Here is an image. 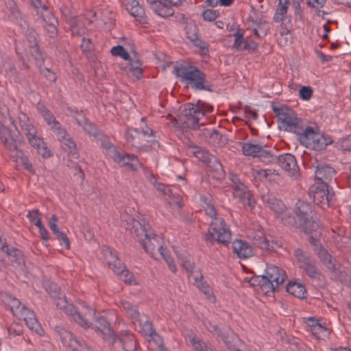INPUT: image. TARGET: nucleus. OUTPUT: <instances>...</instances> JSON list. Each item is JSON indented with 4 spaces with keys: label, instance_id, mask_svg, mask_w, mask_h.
Instances as JSON below:
<instances>
[{
    "label": "nucleus",
    "instance_id": "18",
    "mask_svg": "<svg viewBox=\"0 0 351 351\" xmlns=\"http://www.w3.org/2000/svg\"><path fill=\"white\" fill-rule=\"evenodd\" d=\"M149 8L158 16L168 17L172 16L174 10L172 6H180L182 1H147Z\"/></svg>",
    "mask_w": 351,
    "mask_h": 351
},
{
    "label": "nucleus",
    "instance_id": "21",
    "mask_svg": "<svg viewBox=\"0 0 351 351\" xmlns=\"http://www.w3.org/2000/svg\"><path fill=\"white\" fill-rule=\"evenodd\" d=\"M101 254L104 261L114 273L121 271L123 263L118 258L117 253L112 248L104 245L101 247Z\"/></svg>",
    "mask_w": 351,
    "mask_h": 351
},
{
    "label": "nucleus",
    "instance_id": "5",
    "mask_svg": "<svg viewBox=\"0 0 351 351\" xmlns=\"http://www.w3.org/2000/svg\"><path fill=\"white\" fill-rule=\"evenodd\" d=\"M294 256L299 268L304 274L317 285L324 284L325 278L317 267V261L313 257L300 248L294 250Z\"/></svg>",
    "mask_w": 351,
    "mask_h": 351
},
{
    "label": "nucleus",
    "instance_id": "17",
    "mask_svg": "<svg viewBox=\"0 0 351 351\" xmlns=\"http://www.w3.org/2000/svg\"><path fill=\"white\" fill-rule=\"evenodd\" d=\"M112 158L120 166L125 167L132 171H137L141 167L138 158L134 154L114 151Z\"/></svg>",
    "mask_w": 351,
    "mask_h": 351
},
{
    "label": "nucleus",
    "instance_id": "34",
    "mask_svg": "<svg viewBox=\"0 0 351 351\" xmlns=\"http://www.w3.org/2000/svg\"><path fill=\"white\" fill-rule=\"evenodd\" d=\"M252 245L256 247H259L267 252L276 250V247L277 246L276 242L274 241H270L263 236L254 237Z\"/></svg>",
    "mask_w": 351,
    "mask_h": 351
},
{
    "label": "nucleus",
    "instance_id": "27",
    "mask_svg": "<svg viewBox=\"0 0 351 351\" xmlns=\"http://www.w3.org/2000/svg\"><path fill=\"white\" fill-rule=\"evenodd\" d=\"M143 322H137L140 326V332L145 337H150L154 341H157L156 338L161 341V337L156 332L153 323L149 321L147 316L142 314Z\"/></svg>",
    "mask_w": 351,
    "mask_h": 351
},
{
    "label": "nucleus",
    "instance_id": "35",
    "mask_svg": "<svg viewBox=\"0 0 351 351\" xmlns=\"http://www.w3.org/2000/svg\"><path fill=\"white\" fill-rule=\"evenodd\" d=\"M287 291L296 298L302 299L306 298V290L305 287L297 282H290L286 287Z\"/></svg>",
    "mask_w": 351,
    "mask_h": 351
},
{
    "label": "nucleus",
    "instance_id": "52",
    "mask_svg": "<svg viewBox=\"0 0 351 351\" xmlns=\"http://www.w3.org/2000/svg\"><path fill=\"white\" fill-rule=\"evenodd\" d=\"M196 286L208 297L212 295V291L207 283L204 281L202 276L199 278H195Z\"/></svg>",
    "mask_w": 351,
    "mask_h": 351
},
{
    "label": "nucleus",
    "instance_id": "30",
    "mask_svg": "<svg viewBox=\"0 0 351 351\" xmlns=\"http://www.w3.org/2000/svg\"><path fill=\"white\" fill-rule=\"evenodd\" d=\"M120 305L127 313L128 316L132 319V322H143V319L141 317V314L138 311L136 306L133 305L129 301L125 300H121L120 301Z\"/></svg>",
    "mask_w": 351,
    "mask_h": 351
},
{
    "label": "nucleus",
    "instance_id": "36",
    "mask_svg": "<svg viewBox=\"0 0 351 351\" xmlns=\"http://www.w3.org/2000/svg\"><path fill=\"white\" fill-rule=\"evenodd\" d=\"M252 22L253 23V26L251 27L258 38H263L267 34L269 27L266 21L258 19L256 21L252 20Z\"/></svg>",
    "mask_w": 351,
    "mask_h": 351
},
{
    "label": "nucleus",
    "instance_id": "39",
    "mask_svg": "<svg viewBox=\"0 0 351 351\" xmlns=\"http://www.w3.org/2000/svg\"><path fill=\"white\" fill-rule=\"evenodd\" d=\"M188 152L204 163L207 162L211 156V154H210L206 150L194 144L189 145L188 147Z\"/></svg>",
    "mask_w": 351,
    "mask_h": 351
},
{
    "label": "nucleus",
    "instance_id": "60",
    "mask_svg": "<svg viewBox=\"0 0 351 351\" xmlns=\"http://www.w3.org/2000/svg\"><path fill=\"white\" fill-rule=\"evenodd\" d=\"M313 88L311 86H302L299 90L300 97L305 101L309 100L313 95Z\"/></svg>",
    "mask_w": 351,
    "mask_h": 351
},
{
    "label": "nucleus",
    "instance_id": "51",
    "mask_svg": "<svg viewBox=\"0 0 351 351\" xmlns=\"http://www.w3.org/2000/svg\"><path fill=\"white\" fill-rule=\"evenodd\" d=\"M25 323L29 329L34 331L37 334H40V332L43 331L40 325L36 318L35 313H30V318Z\"/></svg>",
    "mask_w": 351,
    "mask_h": 351
},
{
    "label": "nucleus",
    "instance_id": "44",
    "mask_svg": "<svg viewBox=\"0 0 351 351\" xmlns=\"http://www.w3.org/2000/svg\"><path fill=\"white\" fill-rule=\"evenodd\" d=\"M267 280L265 281V278L264 277V274L262 276H253L249 280V283L252 286H259L261 291L264 292L265 294L268 293V286L269 284H267Z\"/></svg>",
    "mask_w": 351,
    "mask_h": 351
},
{
    "label": "nucleus",
    "instance_id": "11",
    "mask_svg": "<svg viewBox=\"0 0 351 351\" xmlns=\"http://www.w3.org/2000/svg\"><path fill=\"white\" fill-rule=\"evenodd\" d=\"M229 178L231 182V187L233 189L234 197L238 198L244 206H248L252 210L255 206L256 201L251 192L241 182L238 176L230 173Z\"/></svg>",
    "mask_w": 351,
    "mask_h": 351
},
{
    "label": "nucleus",
    "instance_id": "14",
    "mask_svg": "<svg viewBox=\"0 0 351 351\" xmlns=\"http://www.w3.org/2000/svg\"><path fill=\"white\" fill-rule=\"evenodd\" d=\"M56 331L62 343L72 351H90V348L84 341L77 339L70 331L64 328L57 326Z\"/></svg>",
    "mask_w": 351,
    "mask_h": 351
},
{
    "label": "nucleus",
    "instance_id": "26",
    "mask_svg": "<svg viewBox=\"0 0 351 351\" xmlns=\"http://www.w3.org/2000/svg\"><path fill=\"white\" fill-rule=\"evenodd\" d=\"M233 252L241 259H245L253 255L252 247L246 241L236 240L232 244Z\"/></svg>",
    "mask_w": 351,
    "mask_h": 351
},
{
    "label": "nucleus",
    "instance_id": "32",
    "mask_svg": "<svg viewBox=\"0 0 351 351\" xmlns=\"http://www.w3.org/2000/svg\"><path fill=\"white\" fill-rule=\"evenodd\" d=\"M142 62L138 57L135 56L129 60L128 66L124 67L125 72H130L136 80L143 77Z\"/></svg>",
    "mask_w": 351,
    "mask_h": 351
},
{
    "label": "nucleus",
    "instance_id": "54",
    "mask_svg": "<svg viewBox=\"0 0 351 351\" xmlns=\"http://www.w3.org/2000/svg\"><path fill=\"white\" fill-rule=\"evenodd\" d=\"M117 275H120L121 278L128 284H132L134 280V277L132 273L130 272L128 269H126L125 266L123 263H122V269L121 271L119 273H115Z\"/></svg>",
    "mask_w": 351,
    "mask_h": 351
},
{
    "label": "nucleus",
    "instance_id": "42",
    "mask_svg": "<svg viewBox=\"0 0 351 351\" xmlns=\"http://www.w3.org/2000/svg\"><path fill=\"white\" fill-rule=\"evenodd\" d=\"M289 4L290 1H279L278 8L274 15V21L276 23L281 22L286 19Z\"/></svg>",
    "mask_w": 351,
    "mask_h": 351
},
{
    "label": "nucleus",
    "instance_id": "33",
    "mask_svg": "<svg viewBox=\"0 0 351 351\" xmlns=\"http://www.w3.org/2000/svg\"><path fill=\"white\" fill-rule=\"evenodd\" d=\"M187 106L193 110V113H197L201 117L205 116L207 113H210L213 110V106L202 100H198L196 104L187 103Z\"/></svg>",
    "mask_w": 351,
    "mask_h": 351
},
{
    "label": "nucleus",
    "instance_id": "6",
    "mask_svg": "<svg viewBox=\"0 0 351 351\" xmlns=\"http://www.w3.org/2000/svg\"><path fill=\"white\" fill-rule=\"evenodd\" d=\"M273 111L278 117L280 128L295 134L298 137L306 127L296 113L287 106H274Z\"/></svg>",
    "mask_w": 351,
    "mask_h": 351
},
{
    "label": "nucleus",
    "instance_id": "38",
    "mask_svg": "<svg viewBox=\"0 0 351 351\" xmlns=\"http://www.w3.org/2000/svg\"><path fill=\"white\" fill-rule=\"evenodd\" d=\"M182 24L185 32L186 37L190 41L198 36V29L193 21L184 20Z\"/></svg>",
    "mask_w": 351,
    "mask_h": 351
},
{
    "label": "nucleus",
    "instance_id": "22",
    "mask_svg": "<svg viewBox=\"0 0 351 351\" xmlns=\"http://www.w3.org/2000/svg\"><path fill=\"white\" fill-rule=\"evenodd\" d=\"M277 162L281 168L287 171L290 176H295L299 171L296 159L291 154L287 153L278 156Z\"/></svg>",
    "mask_w": 351,
    "mask_h": 351
},
{
    "label": "nucleus",
    "instance_id": "1",
    "mask_svg": "<svg viewBox=\"0 0 351 351\" xmlns=\"http://www.w3.org/2000/svg\"><path fill=\"white\" fill-rule=\"evenodd\" d=\"M44 287L53 300V302L57 307L71 316L75 322L81 327L89 326L90 323L93 319L94 311L89 308L85 302H80V306L77 307L72 304H69L65 295L55 283L45 282Z\"/></svg>",
    "mask_w": 351,
    "mask_h": 351
},
{
    "label": "nucleus",
    "instance_id": "10",
    "mask_svg": "<svg viewBox=\"0 0 351 351\" xmlns=\"http://www.w3.org/2000/svg\"><path fill=\"white\" fill-rule=\"evenodd\" d=\"M31 5L36 10L37 15H39L42 20L45 22V28L50 38H54L58 35L56 24L57 19L52 15L49 8L42 1H30Z\"/></svg>",
    "mask_w": 351,
    "mask_h": 351
},
{
    "label": "nucleus",
    "instance_id": "64",
    "mask_svg": "<svg viewBox=\"0 0 351 351\" xmlns=\"http://www.w3.org/2000/svg\"><path fill=\"white\" fill-rule=\"evenodd\" d=\"M340 146L343 150L351 151V134L341 140Z\"/></svg>",
    "mask_w": 351,
    "mask_h": 351
},
{
    "label": "nucleus",
    "instance_id": "24",
    "mask_svg": "<svg viewBox=\"0 0 351 351\" xmlns=\"http://www.w3.org/2000/svg\"><path fill=\"white\" fill-rule=\"evenodd\" d=\"M90 308V307L88 306ZM91 309V308H90ZM94 311L93 319L88 327H83L84 328H88L93 327L95 331H98L105 336L111 337L113 335V331L110 326V324L107 322L106 319L104 317H99L95 318V311Z\"/></svg>",
    "mask_w": 351,
    "mask_h": 351
},
{
    "label": "nucleus",
    "instance_id": "43",
    "mask_svg": "<svg viewBox=\"0 0 351 351\" xmlns=\"http://www.w3.org/2000/svg\"><path fill=\"white\" fill-rule=\"evenodd\" d=\"M82 127L85 132L97 141H102L105 138V135L96 126L92 125L88 120Z\"/></svg>",
    "mask_w": 351,
    "mask_h": 351
},
{
    "label": "nucleus",
    "instance_id": "28",
    "mask_svg": "<svg viewBox=\"0 0 351 351\" xmlns=\"http://www.w3.org/2000/svg\"><path fill=\"white\" fill-rule=\"evenodd\" d=\"M117 342L121 343L125 351H136L137 350L136 339L133 334L121 333L118 337L113 339V343Z\"/></svg>",
    "mask_w": 351,
    "mask_h": 351
},
{
    "label": "nucleus",
    "instance_id": "48",
    "mask_svg": "<svg viewBox=\"0 0 351 351\" xmlns=\"http://www.w3.org/2000/svg\"><path fill=\"white\" fill-rule=\"evenodd\" d=\"M7 302L10 306L12 312L15 316L17 315L18 311H21L23 307H25L24 305L21 304L19 300L10 295H7Z\"/></svg>",
    "mask_w": 351,
    "mask_h": 351
},
{
    "label": "nucleus",
    "instance_id": "16",
    "mask_svg": "<svg viewBox=\"0 0 351 351\" xmlns=\"http://www.w3.org/2000/svg\"><path fill=\"white\" fill-rule=\"evenodd\" d=\"M61 10L66 22L69 25L72 35L77 36H82L84 35L86 31V27L83 22L78 19L77 16L71 12L67 8H62Z\"/></svg>",
    "mask_w": 351,
    "mask_h": 351
},
{
    "label": "nucleus",
    "instance_id": "41",
    "mask_svg": "<svg viewBox=\"0 0 351 351\" xmlns=\"http://www.w3.org/2000/svg\"><path fill=\"white\" fill-rule=\"evenodd\" d=\"M61 142L63 149L69 152V155L71 157L75 159L79 157V153L76 147V143L71 137V136H69L67 138H66Z\"/></svg>",
    "mask_w": 351,
    "mask_h": 351
},
{
    "label": "nucleus",
    "instance_id": "3",
    "mask_svg": "<svg viewBox=\"0 0 351 351\" xmlns=\"http://www.w3.org/2000/svg\"><path fill=\"white\" fill-rule=\"evenodd\" d=\"M175 74L181 81L195 90L213 92L214 85L206 79L205 73L191 64H180L174 68Z\"/></svg>",
    "mask_w": 351,
    "mask_h": 351
},
{
    "label": "nucleus",
    "instance_id": "50",
    "mask_svg": "<svg viewBox=\"0 0 351 351\" xmlns=\"http://www.w3.org/2000/svg\"><path fill=\"white\" fill-rule=\"evenodd\" d=\"M51 130L57 136L58 139L61 142L64 140L69 136H70L66 130L62 127L61 124L58 123H56V125H51Z\"/></svg>",
    "mask_w": 351,
    "mask_h": 351
},
{
    "label": "nucleus",
    "instance_id": "19",
    "mask_svg": "<svg viewBox=\"0 0 351 351\" xmlns=\"http://www.w3.org/2000/svg\"><path fill=\"white\" fill-rule=\"evenodd\" d=\"M141 245L145 251L154 258H155V255L159 251V248L163 247L161 238L152 230L148 234V237H145Z\"/></svg>",
    "mask_w": 351,
    "mask_h": 351
},
{
    "label": "nucleus",
    "instance_id": "45",
    "mask_svg": "<svg viewBox=\"0 0 351 351\" xmlns=\"http://www.w3.org/2000/svg\"><path fill=\"white\" fill-rule=\"evenodd\" d=\"M206 164L215 172L216 176L220 177L223 174L222 165L215 156L211 155Z\"/></svg>",
    "mask_w": 351,
    "mask_h": 351
},
{
    "label": "nucleus",
    "instance_id": "58",
    "mask_svg": "<svg viewBox=\"0 0 351 351\" xmlns=\"http://www.w3.org/2000/svg\"><path fill=\"white\" fill-rule=\"evenodd\" d=\"M219 16L217 10L212 9H206L202 13V16L204 21H213Z\"/></svg>",
    "mask_w": 351,
    "mask_h": 351
},
{
    "label": "nucleus",
    "instance_id": "31",
    "mask_svg": "<svg viewBox=\"0 0 351 351\" xmlns=\"http://www.w3.org/2000/svg\"><path fill=\"white\" fill-rule=\"evenodd\" d=\"M1 250L5 253L12 262L21 264L23 261V252L19 249L14 247H9L5 240L0 247Z\"/></svg>",
    "mask_w": 351,
    "mask_h": 351
},
{
    "label": "nucleus",
    "instance_id": "57",
    "mask_svg": "<svg viewBox=\"0 0 351 351\" xmlns=\"http://www.w3.org/2000/svg\"><path fill=\"white\" fill-rule=\"evenodd\" d=\"M312 232H315V234L309 236L308 242L312 245L313 250L314 251L315 254H316L319 250V247L320 248H323L324 246L317 239V237L319 234L317 232V230L315 231H312L311 233Z\"/></svg>",
    "mask_w": 351,
    "mask_h": 351
},
{
    "label": "nucleus",
    "instance_id": "56",
    "mask_svg": "<svg viewBox=\"0 0 351 351\" xmlns=\"http://www.w3.org/2000/svg\"><path fill=\"white\" fill-rule=\"evenodd\" d=\"M32 56L36 61V64L38 69H40L44 63V58L38 47L33 48L30 51Z\"/></svg>",
    "mask_w": 351,
    "mask_h": 351
},
{
    "label": "nucleus",
    "instance_id": "13",
    "mask_svg": "<svg viewBox=\"0 0 351 351\" xmlns=\"http://www.w3.org/2000/svg\"><path fill=\"white\" fill-rule=\"evenodd\" d=\"M264 277L269 284L268 293L275 291L279 286L284 282L287 278L285 271L274 265H267L265 271Z\"/></svg>",
    "mask_w": 351,
    "mask_h": 351
},
{
    "label": "nucleus",
    "instance_id": "62",
    "mask_svg": "<svg viewBox=\"0 0 351 351\" xmlns=\"http://www.w3.org/2000/svg\"><path fill=\"white\" fill-rule=\"evenodd\" d=\"M39 69L40 73L43 74L49 81L53 82H56V75L55 73L50 71L49 69H48L47 67L42 66L40 69Z\"/></svg>",
    "mask_w": 351,
    "mask_h": 351
},
{
    "label": "nucleus",
    "instance_id": "46",
    "mask_svg": "<svg viewBox=\"0 0 351 351\" xmlns=\"http://www.w3.org/2000/svg\"><path fill=\"white\" fill-rule=\"evenodd\" d=\"M39 112L47 122V125L51 128V125H56V123H58L53 114L45 107L42 106L39 108Z\"/></svg>",
    "mask_w": 351,
    "mask_h": 351
},
{
    "label": "nucleus",
    "instance_id": "53",
    "mask_svg": "<svg viewBox=\"0 0 351 351\" xmlns=\"http://www.w3.org/2000/svg\"><path fill=\"white\" fill-rule=\"evenodd\" d=\"M10 156L14 158L16 161L19 162L22 165L27 160V157L25 155L22 150L18 149L16 147L15 150H12L10 152Z\"/></svg>",
    "mask_w": 351,
    "mask_h": 351
},
{
    "label": "nucleus",
    "instance_id": "15",
    "mask_svg": "<svg viewBox=\"0 0 351 351\" xmlns=\"http://www.w3.org/2000/svg\"><path fill=\"white\" fill-rule=\"evenodd\" d=\"M261 199L264 205L273 210L276 217H280L282 222L283 215L289 213V210L283 202L270 193L262 194Z\"/></svg>",
    "mask_w": 351,
    "mask_h": 351
},
{
    "label": "nucleus",
    "instance_id": "9",
    "mask_svg": "<svg viewBox=\"0 0 351 351\" xmlns=\"http://www.w3.org/2000/svg\"><path fill=\"white\" fill-rule=\"evenodd\" d=\"M309 195L315 204L324 209L335 201V194L332 189L319 182H317V186L311 188Z\"/></svg>",
    "mask_w": 351,
    "mask_h": 351
},
{
    "label": "nucleus",
    "instance_id": "4",
    "mask_svg": "<svg viewBox=\"0 0 351 351\" xmlns=\"http://www.w3.org/2000/svg\"><path fill=\"white\" fill-rule=\"evenodd\" d=\"M205 212L208 216L213 218L208 233L204 234L205 241L210 245H213L215 241L224 245L230 243L231 241L230 230L222 218L217 217V211L215 206L212 204L207 205Z\"/></svg>",
    "mask_w": 351,
    "mask_h": 351
},
{
    "label": "nucleus",
    "instance_id": "61",
    "mask_svg": "<svg viewBox=\"0 0 351 351\" xmlns=\"http://www.w3.org/2000/svg\"><path fill=\"white\" fill-rule=\"evenodd\" d=\"M29 143L36 149L40 145H43V140L37 136V134H32V136H27Z\"/></svg>",
    "mask_w": 351,
    "mask_h": 351
},
{
    "label": "nucleus",
    "instance_id": "29",
    "mask_svg": "<svg viewBox=\"0 0 351 351\" xmlns=\"http://www.w3.org/2000/svg\"><path fill=\"white\" fill-rule=\"evenodd\" d=\"M0 139L10 152L12 150H15L17 147L16 139L12 135L11 130L7 127L1 126L0 128Z\"/></svg>",
    "mask_w": 351,
    "mask_h": 351
},
{
    "label": "nucleus",
    "instance_id": "49",
    "mask_svg": "<svg viewBox=\"0 0 351 351\" xmlns=\"http://www.w3.org/2000/svg\"><path fill=\"white\" fill-rule=\"evenodd\" d=\"M193 45L197 47L202 53V56H208L209 52V45L205 41L201 40L199 36H197L191 41Z\"/></svg>",
    "mask_w": 351,
    "mask_h": 351
},
{
    "label": "nucleus",
    "instance_id": "12",
    "mask_svg": "<svg viewBox=\"0 0 351 351\" xmlns=\"http://www.w3.org/2000/svg\"><path fill=\"white\" fill-rule=\"evenodd\" d=\"M125 228L132 237L141 243L145 237L152 231L149 224L145 220H136L129 215L125 216Z\"/></svg>",
    "mask_w": 351,
    "mask_h": 351
},
{
    "label": "nucleus",
    "instance_id": "55",
    "mask_svg": "<svg viewBox=\"0 0 351 351\" xmlns=\"http://www.w3.org/2000/svg\"><path fill=\"white\" fill-rule=\"evenodd\" d=\"M263 162L269 164L278 160V157L271 154L269 152L262 149L258 156Z\"/></svg>",
    "mask_w": 351,
    "mask_h": 351
},
{
    "label": "nucleus",
    "instance_id": "2",
    "mask_svg": "<svg viewBox=\"0 0 351 351\" xmlns=\"http://www.w3.org/2000/svg\"><path fill=\"white\" fill-rule=\"evenodd\" d=\"M293 213L295 216L289 211L288 214L283 215V224L300 228L307 233L319 229V223L315 217V213L310 203L298 199L295 204Z\"/></svg>",
    "mask_w": 351,
    "mask_h": 351
},
{
    "label": "nucleus",
    "instance_id": "59",
    "mask_svg": "<svg viewBox=\"0 0 351 351\" xmlns=\"http://www.w3.org/2000/svg\"><path fill=\"white\" fill-rule=\"evenodd\" d=\"M39 213L38 210H32L29 212L27 217L31 223H34L38 228L43 225L41 219L38 217Z\"/></svg>",
    "mask_w": 351,
    "mask_h": 351
},
{
    "label": "nucleus",
    "instance_id": "23",
    "mask_svg": "<svg viewBox=\"0 0 351 351\" xmlns=\"http://www.w3.org/2000/svg\"><path fill=\"white\" fill-rule=\"evenodd\" d=\"M319 261L331 272H335L340 267V263L324 247L315 254Z\"/></svg>",
    "mask_w": 351,
    "mask_h": 351
},
{
    "label": "nucleus",
    "instance_id": "40",
    "mask_svg": "<svg viewBox=\"0 0 351 351\" xmlns=\"http://www.w3.org/2000/svg\"><path fill=\"white\" fill-rule=\"evenodd\" d=\"M125 8L129 13L135 18L141 19L145 14V11L139 1H127Z\"/></svg>",
    "mask_w": 351,
    "mask_h": 351
},
{
    "label": "nucleus",
    "instance_id": "8",
    "mask_svg": "<svg viewBox=\"0 0 351 351\" xmlns=\"http://www.w3.org/2000/svg\"><path fill=\"white\" fill-rule=\"evenodd\" d=\"M154 135V131L151 128L139 130L136 128H128L125 132L126 143L132 149L145 150L152 141L151 137Z\"/></svg>",
    "mask_w": 351,
    "mask_h": 351
},
{
    "label": "nucleus",
    "instance_id": "7",
    "mask_svg": "<svg viewBox=\"0 0 351 351\" xmlns=\"http://www.w3.org/2000/svg\"><path fill=\"white\" fill-rule=\"evenodd\" d=\"M298 140L306 147L315 150H322L333 142L330 137L324 136L319 133L317 129L311 126L306 127L298 137Z\"/></svg>",
    "mask_w": 351,
    "mask_h": 351
},
{
    "label": "nucleus",
    "instance_id": "20",
    "mask_svg": "<svg viewBox=\"0 0 351 351\" xmlns=\"http://www.w3.org/2000/svg\"><path fill=\"white\" fill-rule=\"evenodd\" d=\"M193 110L191 109V107L189 108L187 106V104L184 106L183 113L179 117L183 128H190L193 130L199 128V120L202 117L200 115H198L197 113H193Z\"/></svg>",
    "mask_w": 351,
    "mask_h": 351
},
{
    "label": "nucleus",
    "instance_id": "25",
    "mask_svg": "<svg viewBox=\"0 0 351 351\" xmlns=\"http://www.w3.org/2000/svg\"><path fill=\"white\" fill-rule=\"evenodd\" d=\"M336 174L333 167L328 165H317L315 178L321 184L328 185V182Z\"/></svg>",
    "mask_w": 351,
    "mask_h": 351
},
{
    "label": "nucleus",
    "instance_id": "37",
    "mask_svg": "<svg viewBox=\"0 0 351 351\" xmlns=\"http://www.w3.org/2000/svg\"><path fill=\"white\" fill-rule=\"evenodd\" d=\"M242 145V152L246 156L252 158L258 157L261 153L263 146L260 144H254L252 143H241Z\"/></svg>",
    "mask_w": 351,
    "mask_h": 351
},
{
    "label": "nucleus",
    "instance_id": "47",
    "mask_svg": "<svg viewBox=\"0 0 351 351\" xmlns=\"http://www.w3.org/2000/svg\"><path fill=\"white\" fill-rule=\"evenodd\" d=\"M189 339L194 349L197 351H207L211 348L208 347L204 341L197 338L195 335L189 336Z\"/></svg>",
    "mask_w": 351,
    "mask_h": 351
},
{
    "label": "nucleus",
    "instance_id": "63",
    "mask_svg": "<svg viewBox=\"0 0 351 351\" xmlns=\"http://www.w3.org/2000/svg\"><path fill=\"white\" fill-rule=\"evenodd\" d=\"M182 266L187 272H192L194 267V262L191 256L182 258Z\"/></svg>",
    "mask_w": 351,
    "mask_h": 351
}]
</instances>
